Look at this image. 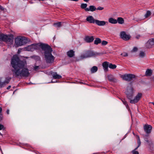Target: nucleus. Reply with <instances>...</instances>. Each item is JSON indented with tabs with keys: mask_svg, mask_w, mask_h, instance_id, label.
I'll return each instance as SVG.
<instances>
[{
	"mask_svg": "<svg viewBox=\"0 0 154 154\" xmlns=\"http://www.w3.org/2000/svg\"><path fill=\"white\" fill-rule=\"evenodd\" d=\"M11 65L13 68L12 69L13 75L15 77H27L29 75V71L27 67L25 60H21L17 56L14 55L11 59Z\"/></svg>",
	"mask_w": 154,
	"mask_h": 154,
	"instance_id": "f257e3e1",
	"label": "nucleus"
},
{
	"mask_svg": "<svg viewBox=\"0 0 154 154\" xmlns=\"http://www.w3.org/2000/svg\"><path fill=\"white\" fill-rule=\"evenodd\" d=\"M125 93L127 95V97L130 100V103L132 104H135L137 103L139 100L142 96V94L141 93H138L134 99L132 100L131 99L133 96V89L132 88H131L129 89H127L125 91Z\"/></svg>",
	"mask_w": 154,
	"mask_h": 154,
	"instance_id": "f03ea898",
	"label": "nucleus"
},
{
	"mask_svg": "<svg viewBox=\"0 0 154 154\" xmlns=\"http://www.w3.org/2000/svg\"><path fill=\"white\" fill-rule=\"evenodd\" d=\"M52 48L48 45L44 51L45 58L48 63H51L54 62L55 58L52 54Z\"/></svg>",
	"mask_w": 154,
	"mask_h": 154,
	"instance_id": "7ed1b4c3",
	"label": "nucleus"
},
{
	"mask_svg": "<svg viewBox=\"0 0 154 154\" xmlns=\"http://www.w3.org/2000/svg\"><path fill=\"white\" fill-rule=\"evenodd\" d=\"M102 54L101 53L97 52L90 50L84 51V53L81 54L80 57L81 59H83L92 57H95L98 56H100Z\"/></svg>",
	"mask_w": 154,
	"mask_h": 154,
	"instance_id": "20e7f679",
	"label": "nucleus"
},
{
	"mask_svg": "<svg viewBox=\"0 0 154 154\" xmlns=\"http://www.w3.org/2000/svg\"><path fill=\"white\" fill-rule=\"evenodd\" d=\"M28 42L27 39L22 36H18L15 39V46L16 47L21 46L26 44Z\"/></svg>",
	"mask_w": 154,
	"mask_h": 154,
	"instance_id": "39448f33",
	"label": "nucleus"
},
{
	"mask_svg": "<svg viewBox=\"0 0 154 154\" xmlns=\"http://www.w3.org/2000/svg\"><path fill=\"white\" fill-rule=\"evenodd\" d=\"M2 41L5 42L10 45H13L14 43L12 37L2 33L0 34V41Z\"/></svg>",
	"mask_w": 154,
	"mask_h": 154,
	"instance_id": "423d86ee",
	"label": "nucleus"
},
{
	"mask_svg": "<svg viewBox=\"0 0 154 154\" xmlns=\"http://www.w3.org/2000/svg\"><path fill=\"white\" fill-rule=\"evenodd\" d=\"M121 77L124 80L130 81L133 80L135 78L136 75L134 74H125L122 75Z\"/></svg>",
	"mask_w": 154,
	"mask_h": 154,
	"instance_id": "0eeeda50",
	"label": "nucleus"
},
{
	"mask_svg": "<svg viewBox=\"0 0 154 154\" xmlns=\"http://www.w3.org/2000/svg\"><path fill=\"white\" fill-rule=\"evenodd\" d=\"M33 45L34 51L35 50L38 49L39 47H40L42 51H44L48 45L47 44L43 43L33 44Z\"/></svg>",
	"mask_w": 154,
	"mask_h": 154,
	"instance_id": "6e6552de",
	"label": "nucleus"
},
{
	"mask_svg": "<svg viewBox=\"0 0 154 154\" xmlns=\"http://www.w3.org/2000/svg\"><path fill=\"white\" fill-rule=\"evenodd\" d=\"M2 77H0V88L4 87L5 85L8 84L11 79L10 77H7L5 78V80L2 82Z\"/></svg>",
	"mask_w": 154,
	"mask_h": 154,
	"instance_id": "1a4fd4ad",
	"label": "nucleus"
},
{
	"mask_svg": "<svg viewBox=\"0 0 154 154\" xmlns=\"http://www.w3.org/2000/svg\"><path fill=\"white\" fill-rule=\"evenodd\" d=\"M120 36L121 38L126 41L128 40L131 38V36L127 34L125 31L121 32Z\"/></svg>",
	"mask_w": 154,
	"mask_h": 154,
	"instance_id": "9d476101",
	"label": "nucleus"
},
{
	"mask_svg": "<svg viewBox=\"0 0 154 154\" xmlns=\"http://www.w3.org/2000/svg\"><path fill=\"white\" fill-rule=\"evenodd\" d=\"M152 127L150 125H145L143 126V129L145 132L147 134H149L151 133Z\"/></svg>",
	"mask_w": 154,
	"mask_h": 154,
	"instance_id": "9b49d317",
	"label": "nucleus"
},
{
	"mask_svg": "<svg viewBox=\"0 0 154 154\" xmlns=\"http://www.w3.org/2000/svg\"><path fill=\"white\" fill-rule=\"evenodd\" d=\"M149 134H146L144 136V138L145 141L146 142L147 144L150 147H153L154 146V144L150 140H148L149 138Z\"/></svg>",
	"mask_w": 154,
	"mask_h": 154,
	"instance_id": "f8f14e48",
	"label": "nucleus"
},
{
	"mask_svg": "<svg viewBox=\"0 0 154 154\" xmlns=\"http://www.w3.org/2000/svg\"><path fill=\"white\" fill-rule=\"evenodd\" d=\"M154 45V38H152L150 39L145 44V46L147 48H152V46Z\"/></svg>",
	"mask_w": 154,
	"mask_h": 154,
	"instance_id": "ddd939ff",
	"label": "nucleus"
},
{
	"mask_svg": "<svg viewBox=\"0 0 154 154\" xmlns=\"http://www.w3.org/2000/svg\"><path fill=\"white\" fill-rule=\"evenodd\" d=\"M96 20H95L92 16H89L87 17L86 20L89 23H95Z\"/></svg>",
	"mask_w": 154,
	"mask_h": 154,
	"instance_id": "4468645a",
	"label": "nucleus"
},
{
	"mask_svg": "<svg viewBox=\"0 0 154 154\" xmlns=\"http://www.w3.org/2000/svg\"><path fill=\"white\" fill-rule=\"evenodd\" d=\"M50 73L54 79H59L62 78V76L58 75L56 72L51 71Z\"/></svg>",
	"mask_w": 154,
	"mask_h": 154,
	"instance_id": "2eb2a0df",
	"label": "nucleus"
},
{
	"mask_svg": "<svg viewBox=\"0 0 154 154\" xmlns=\"http://www.w3.org/2000/svg\"><path fill=\"white\" fill-rule=\"evenodd\" d=\"M94 40L93 36H86L85 38V40L88 43H91Z\"/></svg>",
	"mask_w": 154,
	"mask_h": 154,
	"instance_id": "dca6fc26",
	"label": "nucleus"
},
{
	"mask_svg": "<svg viewBox=\"0 0 154 154\" xmlns=\"http://www.w3.org/2000/svg\"><path fill=\"white\" fill-rule=\"evenodd\" d=\"M102 66L104 71L107 72L108 71V67H109V63L105 61L103 63Z\"/></svg>",
	"mask_w": 154,
	"mask_h": 154,
	"instance_id": "f3484780",
	"label": "nucleus"
},
{
	"mask_svg": "<svg viewBox=\"0 0 154 154\" xmlns=\"http://www.w3.org/2000/svg\"><path fill=\"white\" fill-rule=\"evenodd\" d=\"M96 10V8L94 5H90L89 6V8H87L85 9L86 11H91L93 12Z\"/></svg>",
	"mask_w": 154,
	"mask_h": 154,
	"instance_id": "a211bd4d",
	"label": "nucleus"
},
{
	"mask_svg": "<svg viewBox=\"0 0 154 154\" xmlns=\"http://www.w3.org/2000/svg\"><path fill=\"white\" fill-rule=\"evenodd\" d=\"M107 22L104 21H100L97 20H96L95 23L99 26H103L105 25Z\"/></svg>",
	"mask_w": 154,
	"mask_h": 154,
	"instance_id": "6ab92c4d",
	"label": "nucleus"
},
{
	"mask_svg": "<svg viewBox=\"0 0 154 154\" xmlns=\"http://www.w3.org/2000/svg\"><path fill=\"white\" fill-rule=\"evenodd\" d=\"M26 50L28 51H34V47L33 44L31 45H29L25 48Z\"/></svg>",
	"mask_w": 154,
	"mask_h": 154,
	"instance_id": "aec40b11",
	"label": "nucleus"
},
{
	"mask_svg": "<svg viewBox=\"0 0 154 154\" xmlns=\"http://www.w3.org/2000/svg\"><path fill=\"white\" fill-rule=\"evenodd\" d=\"M107 77L108 80L110 82H116V79L111 75H108Z\"/></svg>",
	"mask_w": 154,
	"mask_h": 154,
	"instance_id": "412c9836",
	"label": "nucleus"
},
{
	"mask_svg": "<svg viewBox=\"0 0 154 154\" xmlns=\"http://www.w3.org/2000/svg\"><path fill=\"white\" fill-rule=\"evenodd\" d=\"M74 51L72 50H70L67 52V56L70 57H72L74 55Z\"/></svg>",
	"mask_w": 154,
	"mask_h": 154,
	"instance_id": "4be33fe9",
	"label": "nucleus"
},
{
	"mask_svg": "<svg viewBox=\"0 0 154 154\" xmlns=\"http://www.w3.org/2000/svg\"><path fill=\"white\" fill-rule=\"evenodd\" d=\"M109 23L112 24H116L117 23V20L112 18H110L109 19Z\"/></svg>",
	"mask_w": 154,
	"mask_h": 154,
	"instance_id": "5701e85b",
	"label": "nucleus"
},
{
	"mask_svg": "<svg viewBox=\"0 0 154 154\" xmlns=\"http://www.w3.org/2000/svg\"><path fill=\"white\" fill-rule=\"evenodd\" d=\"M98 69V68L97 66H93L92 67L91 69V73H94L96 72Z\"/></svg>",
	"mask_w": 154,
	"mask_h": 154,
	"instance_id": "b1692460",
	"label": "nucleus"
},
{
	"mask_svg": "<svg viewBox=\"0 0 154 154\" xmlns=\"http://www.w3.org/2000/svg\"><path fill=\"white\" fill-rule=\"evenodd\" d=\"M31 57L33 59L36 60H38V61L40 60V59H41L40 57L39 56H37V55H34L32 56H31Z\"/></svg>",
	"mask_w": 154,
	"mask_h": 154,
	"instance_id": "393cba45",
	"label": "nucleus"
},
{
	"mask_svg": "<svg viewBox=\"0 0 154 154\" xmlns=\"http://www.w3.org/2000/svg\"><path fill=\"white\" fill-rule=\"evenodd\" d=\"M145 73L146 76H150L152 73V71L151 69H147Z\"/></svg>",
	"mask_w": 154,
	"mask_h": 154,
	"instance_id": "a878e982",
	"label": "nucleus"
},
{
	"mask_svg": "<svg viewBox=\"0 0 154 154\" xmlns=\"http://www.w3.org/2000/svg\"><path fill=\"white\" fill-rule=\"evenodd\" d=\"M101 43V40L99 38H96L95 40L94 41V44L95 45H97L98 44Z\"/></svg>",
	"mask_w": 154,
	"mask_h": 154,
	"instance_id": "bb28decb",
	"label": "nucleus"
},
{
	"mask_svg": "<svg viewBox=\"0 0 154 154\" xmlns=\"http://www.w3.org/2000/svg\"><path fill=\"white\" fill-rule=\"evenodd\" d=\"M117 20L119 24H122L124 23V20L122 17H118Z\"/></svg>",
	"mask_w": 154,
	"mask_h": 154,
	"instance_id": "cd10ccee",
	"label": "nucleus"
},
{
	"mask_svg": "<svg viewBox=\"0 0 154 154\" xmlns=\"http://www.w3.org/2000/svg\"><path fill=\"white\" fill-rule=\"evenodd\" d=\"M137 143L138 144V146L135 148V149H137L140 146L141 144V141L140 140V137L139 136L137 135Z\"/></svg>",
	"mask_w": 154,
	"mask_h": 154,
	"instance_id": "c85d7f7f",
	"label": "nucleus"
},
{
	"mask_svg": "<svg viewBox=\"0 0 154 154\" xmlns=\"http://www.w3.org/2000/svg\"><path fill=\"white\" fill-rule=\"evenodd\" d=\"M116 66L115 64H113L111 63L109 64V67L110 69H116Z\"/></svg>",
	"mask_w": 154,
	"mask_h": 154,
	"instance_id": "c756f323",
	"label": "nucleus"
},
{
	"mask_svg": "<svg viewBox=\"0 0 154 154\" xmlns=\"http://www.w3.org/2000/svg\"><path fill=\"white\" fill-rule=\"evenodd\" d=\"M53 25L57 28L60 27L61 26V22H59L57 23H54L53 24Z\"/></svg>",
	"mask_w": 154,
	"mask_h": 154,
	"instance_id": "7c9ffc66",
	"label": "nucleus"
},
{
	"mask_svg": "<svg viewBox=\"0 0 154 154\" xmlns=\"http://www.w3.org/2000/svg\"><path fill=\"white\" fill-rule=\"evenodd\" d=\"M87 5L86 3H82L81 4V8L82 9H85L86 8H87Z\"/></svg>",
	"mask_w": 154,
	"mask_h": 154,
	"instance_id": "2f4dec72",
	"label": "nucleus"
},
{
	"mask_svg": "<svg viewBox=\"0 0 154 154\" xmlns=\"http://www.w3.org/2000/svg\"><path fill=\"white\" fill-rule=\"evenodd\" d=\"M151 12L149 11H146V14L144 15L145 18H147L149 17L151 14Z\"/></svg>",
	"mask_w": 154,
	"mask_h": 154,
	"instance_id": "473e14b6",
	"label": "nucleus"
},
{
	"mask_svg": "<svg viewBox=\"0 0 154 154\" xmlns=\"http://www.w3.org/2000/svg\"><path fill=\"white\" fill-rule=\"evenodd\" d=\"M122 100V102L123 103L125 106L126 108L127 109H128L129 108V107L128 105L127 101L126 100Z\"/></svg>",
	"mask_w": 154,
	"mask_h": 154,
	"instance_id": "72a5a7b5",
	"label": "nucleus"
},
{
	"mask_svg": "<svg viewBox=\"0 0 154 154\" xmlns=\"http://www.w3.org/2000/svg\"><path fill=\"white\" fill-rule=\"evenodd\" d=\"M145 54L144 52H141L139 54V56L142 57H143L144 56Z\"/></svg>",
	"mask_w": 154,
	"mask_h": 154,
	"instance_id": "f704fd0d",
	"label": "nucleus"
},
{
	"mask_svg": "<svg viewBox=\"0 0 154 154\" xmlns=\"http://www.w3.org/2000/svg\"><path fill=\"white\" fill-rule=\"evenodd\" d=\"M108 42L105 41H103L102 42L101 44L103 45H105L107 44Z\"/></svg>",
	"mask_w": 154,
	"mask_h": 154,
	"instance_id": "c9c22d12",
	"label": "nucleus"
},
{
	"mask_svg": "<svg viewBox=\"0 0 154 154\" xmlns=\"http://www.w3.org/2000/svg\"><path fill=\"white\" fill-rule=\"evenodd\" d=\"M104 9V8L101 6H99L97 8H96L97 10H102Z\"/></svg>",
	"mask_w": 154,
	"mask_h": 154,
	"instance_id": "e433bc0d",
	"label": "nucleus"
},
{
	"mask_svg": "<svg viewBox=\"0 0 154 154\" xmlns=\"http://www.w3.org/2000/svg\"><path fill=\"white\" fill-rule=\"evenodd\" d=\"M135 148L132 152L133 154H139V152L138 151H136Z\"/></svg>",
	"mask_w": 154,
	"mask_h": 154,
	"instance_id": "4c0bfd02",
	"label": "nucleus"
},
{
	"mask_svg": "<svg viewBox=\"0 0 154 154\" xmlns=\"http://www.w3.org/2000/svg\"><path fill=\"white\" fill-rule=\"evenodd\" d=\"M121 55L123 57H126L128 56V53L125 52H123L121 54Z\"/></svg>",
	"mask_w": 154,
	"mask_h": 154,
	"instance_id": "58836bf2",
	"label": "nucleus"
},
{
	"mask_svg": "<svg viewBox=\"0 0 154 154\" xmlns=\"http://www.w3.org/2000/svg\"><path fill=\"white\" fill-rule=\"evenodd\" d=\"M5 129V128L4 127V125L1 124H0V130H4Z\"/></svg>",
	"mask_w": 154,
	"mask_h": 154,
	"instance_id": "ea45409f",
	"label": "nucleus"
},
{
	"mask_svg": "<svg viewBox=\"0 0 154 154\" xmlns=\"http://www.w3.org/2000/svg\"><path fill=\"white\" fill-rule=\"evenodd\" d=\"M137 50V48L136 47H134L132 50V52H136Z\"/></svg>",
	"mask_w": 154,
	"mask_h": 154,
	"instance_id": "a19ab883",
	"label": "nucleus"
},
{
	"mask_svg": "<svg viewBox=\"0 0 154 154\" xmlns=\"http://www.w3.org/2000/svg\"><path fill=\"white\" fill-rule=\"evenodd\" d=\"M3 115L2 114L0 113V121L2 119Z\"/></svg>",
	"mask_w": 154,
	"mask_h": 154,
	"instance_id": "79ce46f5",
	"label": "nucleus"
},
{
	"mask_svg": "<svg viewBox=\"0 0 154 154\" xmlns=\"http://www.w3.org/2000/svg\"><path fill=\"white\" fill-rule=\"evenodd\" d=\"M4 8L1 5H0V9L1 10L3 11L4 10Z\"/></svg>",
	"mask_w": 154,
	"mask_h": 154,
	"instance_id": "37998d69",
	"label": "nucleus"
},
{
	"mask_svg": "<svg viewBox=\"0 0 154 154\" xmlns=\"http://www.w3.org/2000/svg\"><path fill=\"white\" fill-rule=\"evenodd\" d=\"M140 37V35H137L136 37V38H137V39H138Z\"/></svg>",
	"mask_w": 154,
	"mask_h": 154,
	"instance_id": "c03bdc74",
	"label": "nucleus"
},
{
	"mask_svg": "<svg viewBox=\"0 0 154 154\" xmlns=\"http://www.w3.org/2000/svg\"><path fill=\"white\" fill-rule=\"evenodd\" d=\"M39 66H35L34 67V68L36 70L38 68Z\"/></svg>",
	"mask_w": 154,
	"mask_h": 154,
	"instance_id": "a18cd8bd",
	"label": "nucleus"
},
{
	"mask_svg": "<svg viewBox=\"0 0 154 154\" xmlns=\"http://www.w3.org/2000/svg\"><path fill=\"white\" fill-rule=\"evenodd\" d=\"M6 113L8 115L9 113V110L8 109L6 111Z\"/></svg>",
	"mask_w": 154,
	"mask_h": 154,
	"instance_id": "49530a36",
	"label": "nucleus"
},
{
	"mask_svg": "<svg viewBox=\"0 0 154 154\" xmlns=\"http://www.w3.org/2000/svg\"><path fill=\"white\" fill-rule=\"evenodd\" d=\"M11 85H9L7 88V89L8 90L9 89H10L11 88Z\"/></svg>",
	"mask_w": 154,
	"mask_h": 154,
	"instance_id": "de8ad7c7",
	"label": "nucleus"
},
{
	"mask_svg": "<svg viewBox=\"0 0 154 154\" xmlns=\"http://www.w3.org/2000/svg\"><path fill=\"white\" fill-rule=\"evenodd\" d=\"M2 111V109L0 107V113H1Z\"/></svg>",
	"mask_w": 154,
	"mask_h": 154,
	"instance_id": "09e8293b",
	"label": "nucleus"
},
{
	"mask_svg": "<svg viewBox=\"0 0 154 154\" xmlns=\"http://www.w3.org/2000/svg\"><path fill=\"white\" fill-rule=\"evenodd\" d=\"M70 1H75V2H78L79 1V0H70Z\"/></svg>",
	"mask_w": 154,
	"mask_h": 154,
	"instance_id": "8fccbe9b",
	"label": "nucleus"
},
{
	"mask_svg": "<svg viewBox=\"0 0 154 154\" xmlns=\"http://www.w3.org/2000/svg\"><path fill=\"white\" fill-rule=\"evenodd\" d=\"M56 82H57V81H56V82H53V81H51V82H50V83H55ZM49 83H50V82H49Z\"/></svg>",
	"mask_w": 154,
	"mask_h": 154,
	"instance_id": "3c124183",
	"label": "nucleus"
},
{
	"mask_svg": "<svg viewBox=\"0 0 154 154\" xmlns=\"http://www.w3.org/2000/svg\"><path fill=\"white\" fill-rule=\"evenodd\" d=\"M85 2H88V0H83Z\"/></svg>",
	"mask_w": 154,
	"mask_h": 154,
	"instance_id": "603ef678",
	"label": "nucleus"
},
{
	"mask_svg": "<svg viewBox=\"0 0 154 154\" xmlns=\"http://www.w3.org/2000/svg\"><path fill=\"white\" fill-rule=\"evenodd\" d=\"M151 103L154 105V101L153 102H152Z\"/></svg>",
	"mask_w": 154,
	"mask_h": 154,
	"instance_id": "864d4df0",
	"label": "nucleus"
},
{
	"mask_svg": "<svg viewBox=\"0 0 154 154\" xmlns=\"http://www.w3.org/2000/svg\"><path fill=\"white\" fill-rule=\"evenodd\" d=\"M152 79L153 80V81H154V77H153L152 78Z\"/></svg>",
	"mask_w": 154,
	"mask_h": 154,
	"instance_id": "5fc2aeb1",
	"label": "nucleus"
},
{
	"mask_svg": "<svg viewBox=\"0 0 154 154\" xmlns=\"http://www.w3.org/2000/svg\"><path fill=\"white\" fill-rule=\"evenodd\" d=\"M80 84H82V82H80Z\"/></svg>",
	"mask_w": 154,
	"mask_h": 154,
	"instance_id": "6e6d98bb",
	"label": "nucleus"
},
{
	"mask_svg": "<svg viewBox=\"0 0 154 154\" xmlns=\"http://www.w3.org/2000/svg\"><path fill=\"white\" fill-rule=\"evenodd\" d=\"M133 134L134 135H135L134 133L133 132Z\"/></svg>",
	"mask_w": 154,
	"mask_h": 154,
	"instance_id": "4d7b16f0",
	"label": "nucleus"
},
{
	"mask_svg": "<svg viewBox=\"0 0 154 154\" xmlns=\"http://www.w3.org/2000/svg\"><path fill=\"white\" fill-rule=\"evenodd\" d=\"M19 52H20V51H19V50H18V53H19Z\"/></svg>",
	"mask_w": 154,
	"mask_h": 154,
	"instance_id": "13d9d810",
	"label": "nucleus"
},
{
	"mask_svg": "<svg viewBox=\"0 0 154 154\" xmlns=\"http://www.w3.org/2000/svg\"><path fill=\"white\" fill-rule=\"evenodd\" d=\"M39 1H44V0H39Z\"/></svg>",
	"mask_w": 154,
	"mask_h": 154,
	"instance_id": "bf43d9fd",
	"label": "nucleus"
},
{
	"mask_svg": "<svg viewBox=\"0 0 154 154\" xmlns=\"http://www.w3.org/2000/svg\"><path fill=\"white\" fill-rule=\"evenodd\" d=\"M0 150H1V151L2 152V149L1 148H0Z\"/></svg>",
	"mask_w": 154,
	"mask_h": 154,
	"instance_id": "052dcab7",
	"label": "nucleus"
},
{
	"mask_svg": "<svg viewBox=\"0 0 154 154\" xmlns=\"http://www.w3.org/2000/svg\"><path fill=\"white\" fill-rule=\"evenodd\" d=\"M153 15L154 16V13L153 14Z\"/></svg>",
	"mask_w": 154,
	"mask_h": 154,
	"instance_id": "680f3d73",
	"label": "nucleus"
}]
</instances>
